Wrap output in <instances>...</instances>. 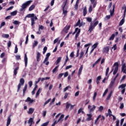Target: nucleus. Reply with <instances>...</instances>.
I'll return each instance as SVG.
<instances>
[{
    "label": "nucleus",
    "mask_w": 126,
    "mask_h": 126,
    "mask_svg": "<svg viewBox=\"0 0 126 126\" xmlns=\"http://www.w3.org/2000/svg\"><path fill=\"white\" fill-rule=\"evenodd\" d=\"M94 24L92 23V22L90 23V25L88 30V32H90V33H92L93 30L95 29V27H96V26L99 24V21L97 20V18L94 20Z\"/></svg>",
    "instance_id": "f257e3e1"
},
{
    "label": "nucleus",
    "mask_w": 126,
    "mask_h": 126,
    "mask_svg": "<svg viewBox=\"0 0 126 126\" xmlns=\"http://www.w3.org/2000/svg\"><path fill=\"white\" fill-rule=\"evenodd\" d=\"M26 17H28V18H31L32 26H34L35 21H36V20H38V18L36 16H35L34 13L29 14L26 16Z\"/></svg>",
    "instance_id": "f03ea898"
},
{
    "label": "nucleus",
    "mask_w": 126,
    "mask_h": 126,
    "mask_svg": "<svg viewBox=\"0 0 126 126\" xmlns=\"http://www.w3.org/2000/svg\"><path fill=\"white\" fill-rule=\"evenodd\" d=\"M68 3V0H65L63 2V13L65 16L67 14V9H68V7L66 6V4Z\"/></svg>",
    "instance_id": "7ed1b4c3"
},
{
    "label": "nucleus",
    "mask_w": 126,
    "mask_h": 126,
    "mask_svg": "<svg viewBox=\"0 0 126 126\" xmlns=\"http://www.w3.org/2000/svg\"><path fill=\"white\" fill-rule=\"evenodd\" d=\"M32 2V0H29L27 1L26 3H24L22 4V7L20 10V11H23L25 8H26L29 4H30Z\"/></svg>",
    "instance_id": "20e7f679"
},
{
    "label": "nucleus",
    "mask_w": 126,
    "mask_h": 126,
    "mask_svg": "<svg viewBox=\"0 0 126 126\" xmlns=\"http://www.w3.org/2000/svg\"><path fill=\"white\" fill-rule=\"evenodd\" d=\"M25 82V80L23 78H21L20 80V83L18 85L17 92H19L20 91V89L21 88V86L24 85V83Z\"/></svg>",
    "instance_id": "39448f33"
},
{
    "label": "nucleus",
    "mask_w": 126,
    "mask_h": 126,
    "mask_svg": "<svg viewBox=\"0 0 126 126\" xmlns=\"http://www.w3.org/2000/svg\"><path fill=\"white\" fill-rule=\"evenodd\" d=\"M113 66L115 67L114 70L113 71V75H116L117 74V72L119 70V63L116 62L114 63Z\"/></svg>",
    "instance_id": "423d86ee"
},
{
    "label": "nucleus",
    "mask_w": 126,
    "mask_h": 126,
    "mask_svg": "<svg viewBox=\"0 0 126 126\" xmlns=\"http://www.w3.org/2000/svg\"><path fill=\"white\" fill-rule=\"evenodd\" d=\"M64 118V115H62L60 118L59 119V120H58V121H55L53 124L51 126H55L56 125H57V124H58V123L60 122L62 123V122H63V119Z\"/></svg>",
    "instance_id": "0eeeda50"
},
{
    "label": "nucleus",
    "mask_w": 126,
    "mask_h": 126,
    "mask_svg": "<svg viewBox=\"0 0 126 126\" xmlns=\"http://www.w3.org/2000/svg\"><path fill=\"white\" fill-rule=\"evenodd\" d=\"M92 106L91 105H88V109H90L89 113L90 114H91V113H93V112H94L95 111V109H96V106L94 105H93V107L91 108Z\"/></svg>",
    "instance_id": "6e6552de"
},
{
    "label": "nucleus",
    "mask_w": 126,
    "mask_h": 126,
    "mask_svg": "<svg viewBox=\"0 0 126 126\" xmlns=\"http://www.w3.org/2000/svg\"><path fill=\"white\" fill-rule=\"evenodd\" d=\"M110 51V48H109V47L106 46L104 47L102 50V52L104 54H109V52Z\"/></svg>",
    "instance_id": "1a4fd4ad"
},
{
    "label": "nucleus",
    "mask_w": 126,
    "mask_h": 126,
    "mask_svg": "<svg viewBox=\"0 0 126 126\" xmlns=\"http://www.w3.org/2000/svg\"><path fill=\"white\" fill-rule=\"evenodd\" d=\"M126 63H124L122 66V72H123V73H125L126 74Z\"/></svg>",
    "instance_id": "9d476101"
},
{
    "label": "nucleus",
    "mask_w": 126,
    "mask_h": 126,
    "mask_svg": "<svg viewBox=\"0 0 126 126\" xmlns=\"http://www.w3.org/2000/svg\"><path fill=\"white\" fill-rule=\"evenodd\" d=\"M24 61H25V67H26L28 63V58L27 57V54H25Z\"/></svg>",
    "instance_id": "9b49d317"
},
{
    "label": "nucleus",
    "mask_w": 126,
    "mask_h": 126,
    "mask_svg": "<svg viewBox=\"0 0 126 126\" xmlns=\"http://www.w3.org/2000/svg\"><path fill=\"white\" fill-rule=\"evenodd\" d=\"M11 115H10L7 118V123H6V126H9V125H10V123L11 122Z\"/></svg>",
    "instance_id": "f8f14e48"
},
{
    "label": "nucleus",
    "mask_w": 126,
    "mask_h": 126,
    "mask_svg": "<svg viewBox=\"0 0 126 126\" xmlns=\"http://www.w3.org/2000/svg\"><path fill=\"white\" fill-rule=\"evenodd\" d=\"M90 1L92 4H93L94 8H95V7H96V5H97V1L96 0H90Z\"/></svg>",
    "instance_id": "ddd939ff"
},
{
    "label": "nucleus",
    "mask_w": 126,
    "mask_h": 126,
    "mask_svg": "<svg viewBox=\"0 0 126 126\" xmlns=\"http://www.w3.org/2000/svg\"><path fill=\"white\" fill-rule=\"evenodd\" d=\"M115 82H116V80H115V79H113L111 81V82L109 85L110 88H113V86H114V85L115 84Z\"/></svg>",
    "instance_id": "4468645a"
},
{
    "label": "nucleus",
    "mask_w": 126,
    "mask_h": 126,
    "mask_svg": "<svg viewBox=\"0 0 126 126\" xmlns=\"http://www.w3.org/2000/svg\"><path fill=\"white\" fill-rule=\"evenodd\" d=\"M27 87H28V86L27 85V84H26L25 85V87L23 90V96H25L26 93V90H27Z\"/></svg>",
    "instance_id": "2eb2a0df"
},
{
    "label": "nucleus",
    "mask_w": 126,
    "mask_h": 126,
    "mask_svg": "<svg viewBox=\"0 0 126 126\" xmlns=\"http://www.w3.org/2000/svg\"><path fill=\"white\" fill-rule=\"evenodd\" d=\"M87 116L88 117V118H87V121H88V122H89V121H92V114H87Z\"/></svg>",
    "instance_id": "dca6fc26"
},
{
    "label": "nucleus",
    "mask_w": 126,
    "mask_h": 126,
    "mask_svg": "<svg viewBox=\"0 0 126 126\" xmlns=\"http://www.w3.org/2000/svg\"><path fill=\"white\" fill-rule=\"evenodd\" d=\"M40 58H41V54L38 52L36 55V61L37 62H40L41 59H40Z\"/></svg>",
    "instance_id": "f3484780"
},
{
    "label": "nucleus",
    "mask_w": 126,
    "mask_h": 126,
    "mask_svg": "<svg viewBox=\"0 0 126 126\" xmlns=\"http://www.w3.org/2000/svg\"><path fill=\"white\" fill-rule=\"evenodd\" d=\"M115 7H116V5H113V9H112V10H111L110 11L111 16H113V15H114V13L115 12Z\"/></svg>",
    "instance_id": "a211bd4d"
},
{
    "label": "nucleus",
    "mask_w": 126,
    "mask_h": 126,
    "mask_svg": "<svg viewBox=\"0 0 126 126\" xmlns=\"http://www.w3.org/2000/svg\"><path fill=\"white\" fill-rule=\"evenodd\" d=\"M35 110V109L34 108H30L29 109V111L28 112V113L29 115H31L33 113H34V111Z\"/></svg>",
    "instance_id": "6ab92c4d"
},
{
    "label": "nucleus",
    "mask_w": 126,
    "mask_h": 126,
    "mask_svg": "<svg viewBox=\"0 0 126 126\" xmlns=\"http://www.w3.org/2000/svg\"><path fill=\"white\" fill-rule=\"evenodd\" d=\"M25 102H30V103L31 104L32 103H33V102H34V100L33 99H32L31 98L28 97L27 99L25 100Z\"/></svg>",
    "instance_id": "aec40b11"
},
{
    "label": "nucleus",
    "mask_w": 126,
    "mask_h": 126,
    "mask_svg": "<svg viewBox=\"0 0 126 126\" xmlns=\"http://www.w3.org/2000/svg\"><path fill=\"white\" fill-rule=\"evenodd\" d=\"M69 29H70V25L65 27V28L63 29V31L64 32H65V33H67V31H68Z\"/></svg>",
    "instance_id": "412c9836"
},
{
    "label": "nucleus",
    "mask_w": 126,
    "mask_h": 126,
    "mask_svg": "<svg viewBox=\"0 0 126 126\" xmlns=\"http://www.w3.org/2000/svg\"><path fill=\"white\" fill-rule=\"evenodd\" d=\"M101 79H102V77L101 76V75L98 76L97 77L96 80V83L97 84V85L99 84V83H100V80H101Z\"/></svg>",
    "instance_id": "4be33fe9"
},
{
    "label": "nucleus",
    "mask_w": 126,
    "mask_h": 126,
    "mask_svg": "<svg viewBox=\"0 0 126 126\" xmlns=\"http://www.w3.org/2000/svg\"><path fill=\"white\" fill-rule=\"evenodd\" d=\"M112 94H113V91H111L110 93L108 95L106 98V100L107 101H109V100H110V99L111 98V97H112Z\"/></svg>",
    "instance_id": "5701e85b"
},
{
    "label": "nucleus",
    "mask_w": 126,
    "mask_h": 126,
    "mask_svg": "<svg viewBox=\"0 0 126 126\" xmlns=\"http://www.w3.org/2000/svg\"><path fill=\"white\" fill-rule=\"evenodd\" d=\"M82 69H83V66L81 65L78 70V76H79L82 72Z\"/></svg>",
    "instance_id": "b1692460"
},
{
    "label": "nucleus",
    "mask_w": 126,
    "mask_h": 126,
    "mask_svg": "<svg viewBox=\"0 0 126 126\" xmlns=\"http://www.w3.org/2000/svg\"><path fill=\"white\" fill-rule=\"evenodd\" d=\"M87 14V8L85 6L83 9V16H85Z\"/></svg>",
    "instance_id": "393cba45"
},
{
    "label": "nucleus",
    "mask_w": 126,
    "mask_h": 126,
    "mask_svg": "<svg viewBox=\"0 0 126 126\" xmlns=\"http://www.w3.org/2000/svg\"><path fill=\"white\" fill-rule=\"evenodd\" d=\"M17 10H15L12 12L10 13V15H11V16H15V15H16V14H17Z\"/></svg>",
    "instance_id": "a878e982"
},
{
    "label": "nucleus",
    "mask_w": 126,
    "mask_h": 126,
    "mask_svg": "<svg viewBox=\"0 0 126 126\" xmlns=\"http://www.w3.org/2000/svg\"><path fill=\"white\" fill-rule=\"evenodd\" d=\"M34 8H35V5L32 4L29 7V11H32Z\"/></svg>",
    "instance_id": "bb28decb"
},
{
    "label": "nucleus",
    "mask_w": 126,
    "mask_h": 126,
    "mask_svg": "<svg viewBox=\"0 0 126 126\" xmlns=\"http://www.w3.org/2000/svg\"><path fill=\"white\" fill-rule=\"evenodd\" d=\"M62 61V57H59L57 59L56 61V64L58 65L60 63H61V61Z\"/></svg>",
    "instance_id": "cd10ccee"
},
{
    "label": "nucleus",
    "mask_w": 126,
    "mask_h": 126,
    "mask_svg": "<svg viewBox=\"0 0 126 126\" xmlns=\"http://www.w3.org/2000/svg\"><path fill=\"white\" fill-rule=\"evenodd\" d=\"M125 23V18H123L120 22L119 26H122Z\"/></svg>",
    "instance_id": "c85d7f7f"
},
{
    "label": "nucleus",
    "mask_w": 126,
    "mask_h": 126,
    "mask_svg": "<svg viewBox=\"0 0 126 126\" xmlns=\"http://www.w3.org/2000/svg\"><path fill=\"white\" fill-rule=\"evenodd\" d=\"M126 84H123L119 86V89H120V88H122L123 89H124V88H126Z\"/></svg>",
    "instance_id": "c756f323"
},
{
    "label": "nucleus",
    "mask_w": 126,
    "mask_h": 126,
    "mask_svg": "<svg viewBox=\"0 0 126 126\" xmlns=\"http://www.w3.org/2000/svg\"><path fill=\"white\" fill-rule=\"evenodd\" d=\"M68 89H71V87H70V86L66 87L63 90V92H65L67 90H68Z\"/></svg>",
    "instance_id": "7c9ffc66"
},
{
    "label": "nucleus",
    "mask_w": 126,
    "mask_h": 126,
    "mask_svg": "<svg viewBox=\"0 0 126 126\" xmlns=\"http://www.w3.org/2000/svg\"><path fill=\"white\" fill-rule=\"evenodd\" d=\"M28 124H30V125L32 124V125L33 124V118H30V119L29 120V121H28Z\"/></svg>",
    "instance_id": "2f4dec72"
},
{
    "label": "nucleus",
    "mask_w": 126,
    "mask_h": 126,
    "mask_svg": "<svg viewBox=\"0 0 126 126\" xmlns=\"http://www.w3.org/2000/svg\"><path fill=\"white\" fill-rule=\"evenodd\" d=\"M97 47H98V42H96L95 44H94L92 46L93 49H94V50H95V49H96L97 48Z\"/></svg>",
    "instance_id": "473e14b6"
},
{
    "label": "nucleus",
    "mask_w": 126,
    "mask_h": 126,
    "mask_svg": "<svg viewBox=\"0 0 126 126\" xmlns=\"http://www.w3.org/2000/svg\"><path fill=\"white\" fill-rule=\"evenodd\" d=\"M17 70H18V67H16L14 70V75H17Z\"/></svg>",
    "instance_id": "72a5a7b5"
},
{
    "label": "nucleus",
    "mask_w": 126,
    "mask_h": 126,
    "mask_svg": "<svg viewBox=\"0 0 126 126\" xmlns=\"http://www.w3.org/2000/svg\"><path fill=\"white\" fill-rule=\"evenodd\" d=\"M108 114H109V117H111L113 115L112 114V111L110 109H109L108 110Z\"/></svg>",
    "instance_id": "f704fd0d"
},
{
    "label": "nucleus",
    "mask_w": 126,
    "mask_h": 126,
    "mask_svg": "<svg viewBox=\"0 0 126 126\" xmlns=\"http://www.w3.org/2000/svg\"><path fill=\"white\" fill-rule=\"evenodd\" d=\"M108 91H109V90L108 89H106L103 94V95H102L103 97H104V96H106V95H107V93H108Z\"/></svg>",
    "instance_id": "c9c22d12"
},
{
    "label": "nucleus",
    "mask_w": 126,
    "mask_h": 126,
    "mask_svg": "<svg viewBox=\"0 0 126 126\" xmlns=\"http://www.w3.org/2000/svg\"><path fill=\"white\" fill-rule=\"evenodd\" d=\"M80 19L78 20V21H77V23L74 25L75 27H76L77 26H79L80 25Z\"/></svg>",
    "instance_id": "e433bc0d"
},
{
    "label": "nucleus",
    "mask_w": 126,
    "mask_h": 126,
    "mask_svg": "<svg viewBox=\"0 0 126 126\" xmlns=\"http://www.w3.org/2000/svg\"><path fill=\"white\" fill-rule=\"evenodd\" d=\"M47 50H48V47H47V46H45L43 48V55H44V54H46V52H47Z\"/></svg>",
    "instance_id": "4c0bfd02"
},
{
    "label": "nucleus",
    "mask_w": 126,
    "mask_h": 126,
    "mask_svg": "<svg viewBox=\"0 0 126 126\" xmlns=\"http://www.w3.org/2000/svg\"><path fill=\"white\" fill-rule=\"evenodd\" d=\"M114 38H115V34H113L111 35V36L109 38V41H111L112 40H114Z\"/></svg>",
    "instance_id": "58836bf2"
},
{
    "label": "nucleus",
    "mask_w": 126,
    "mask_h": 126,
    "mask_svg": "<svg viewBox=\"0 0 126 126\" xmlns=\"http://www.w3.org/2000/svg\"><path fill=\"white\" fill-rule=\"evenodd\" d=\"M59 65L56 66L53 69V70H52L53 73H55V71H57V70L58 68H59Z\"/></svg>",
    "instance_id": "ea45409f"
},
{
    "label": "nucleus",
    "mask_w": 126,
    "mask_h": 126,
    "mask_svg": "<svg viewBox=\"0 0 126 126\" xmlns=\"http://www.w3.org/2000/svg\"><path fill=\"white\" fill-rule=\"evenodd\" d=\"M83 56H84V52L81 51L80 54L79 59H81L82 58H83Z\"/></svg>",
    "instance_id": "a19ab883"
},
{
    "label": "nucleus",
    "mask_w": 126,
    "mask_h": 126,
    "mask_svg": "<svg viewBox=\"0 0 126 126\" xmlns=\"http://www.w3.org/2000/svg\"><path fill=\"white\" fill-rule=\"evenodd\" d=\"M51 98H49L48 100L45 101L44 104V107H45L46 105H47V104H48V103H50V101H51Z\"/></svg>",
    "instance_id": "79ce46f5"
},
{
    "label": "nucleus",
    "mask_w": 126,
    "mask_h": 126,
    "mask_svg": "<svg viewBox=\"0 0 126 126\" xmlns=\"http://www.w3.org/2000/svg\"><path fill=\"white\" fill-rule=\"evenodd\" d=\"M109 70H110V68H109V67H108L106 69V73H105L106 76H108V74L109 73Z\"/></svg>",
    "instance_id": "37998d69"
},
{
    "label": "nucleus",
    "mask_w": 126,
    "mask_h": 126,
    "mask_svg": "<svg viewBox=\"0 0 126 126\" xmlns=\"http://www.w3.org/2000/svg\"><path fill=\"white\" fill-rule=\"evenodd\" d=\"M20 57V55H16L15 56L16 61H19V60H21V58Z\"/></svg>",
    "instance_id": "c03bdc74"
},
{
    "label": "nucleus",
    "mask_w": 126,
    "mask_h": 126,
    "mask_svg": "<svg viewBox=\"0 0 126 126\" xmlns=\"http://www.w3.org/2000/svg\"><path fill=\"white\" fill-rule=\"evenodd\" d=\"M49 123H50V122H49V121L45 122V123L42 124L41 126H48V125H49Z\"/></svg>",
    "instance_id": "a18cd8bd"
},
{
    "label": "nucleus",
    "mask_w": 126,
    "mask_h": 126,
    "mask_svg": "<svg viewBox=\"0 0 126 126\" xmlns=\"http://www.w3.org/2000/svg\"><path fill=\"white\" fill-rule=\"evenodd\" d=\"M81 26H85V23L83 21H82V22L80 23L79 27H81Z\"/></svg>",
    "instance_id": "49530a36"
},
{
    "label": "nucleus",
    "mask_w": 126,
    "mask_h": 126,
    "mask_svg": "<svg viewBox=\"0 0 126 126\" xmlns=\"http://www.w3.org/2000/svg\"><path fill=\"white\" fill-rule=\"evenodd\" d=\"M71 104L68 103V102H66V109H69V107H70Z\"/></svg>",
    "instance_id": "de8ad7c7"
},
{
    "label": "nucleus",
    "mask_w": 126,
    "mask_h": 126,
    "mask_svg": "<svg viewBox=\"0 0 126 126\" xmlns=\"http://www.w3.org/2000/svg\"><path fill=\"white\" fill-rule=\"evenodd\" d=\"M4 25H5V22H2L0 24V29H1L3 26H4Z\"/></svg>",
    "instance_id": "09e8293b"
},
{
    "label": "nucleus",
    "mask_w": 126,
    "mask_h": 126,
    "mask_svg": "<svg viewBox=\"0 0 126 126\" xmlns=\"http://www.w3.org/2000/svg\"><path fill=\"white\" fill-rule=\"evenodd\" d=\"M28 84L29 85V87L31 88V87H32V85H33V82H32V81H30L28 82Z\"/></svg>",
    "instance_id": "8fccbe9b"
},
{
    "label": "nucleus",
    "mask_w": 126,
    "mask_h": 126,
    "mask_svg": "<svg viewBox=\"0 0 126 126\" xmlns=\"http://www.w3.org/2000/svg\"><path fill=\"white\" fill-rule=\"evenodd\" d=\"M18 52V48H17V45H16L15 47L14 53L17 54Z\"/></svg>",
    "instance_id": "3c124183"
},
{
    "label": "nucleus",
    "mask_w": 126,
    "mask_h": 126,
    "mask_svg": "<svg viewBox=\"0 0 126 126\" xmlns=\"http://www.w3.org/2000/svg\"><path fill=\"white\" fill-rule=\"evenodd\" d=\"M104 110V107L102 106H100L98 108V111L99 112H102Z\"/></svg>",
    "instance_id": "603ef678"
},
{
    "label": "nucleus",
    "mask_w": 126,
    "mask_h": 126,
    "mask_svg": "<svg viewBox=\"0 0 126 126\" xmlns=\"http://www.w3.org/2000/svg\"><path fill=\"white\" fill-rule=\"evenodd\" d=\"M102 59L101 57H100L94 63L96 65L101 61V59Z\"/></svg>",
    "instance_id": "864d4df0"
},
{
    "label": "nucleus",
    "mask_w": 126,
    "mask_h": 126,
    "mask_svg": "<svg viewBox=\"0 0 126 126\" xmlns=\"http://www.w3.org/2000/svg\"><path fill=\"white\" fill-rule=\"evenodd\" d=\"M41 90V89H39L38 90V91H37L36 93V97H37V96H39V95H40V91Z\"/></svg>",
    "instance_id": "5fc2aeb1"
},
{
    "label": "nucleus",
    "mask_w": 126,
    "mask_h": 126,
    "mask_svg": "<svg viewBox=\"0 0 126 126\" xmlns=\"http://www.w3.org/2000/svg\"><path fill=\"white\" fill-rule=\"evenodd\" d=\"M87 20L88 21V22H92V18H91V17H88L87 18Z\"/></svg>",
    "instance_id": "6e6d98bb"
},
{
    "label": "nucleus",
    "mask_w": 126,
    "mask_h": 126,
    "mask_svg": "<svg viewBox=\"0 0 126 126\" xmlns=\"http://www.w3.org/2000/svg\"><path fill=\"white\" fill-rule=\"evenodd\" d=\"M38 45V41H34V43L32 45V48H35L36 46Z\"/></svg>",
    "instance_id": "4d7b16f0"
},
{
    "label": "nucleus",
    "mask_w": 126,
    "mask_h": 126,
    "mask_svg": "<svg viewBox=\"0 0 126 126\" xmlns=\"http://www.w3.org/2000/svg\"><path fill=\"white\" fill-rule=\"evenodd\" d=\"M96 96H97V92H94V94L93 96V100H95L96 99Z\"/></svg>",
    "instance_id": "13d9d810"
},
{
    "label": "nucleus",
    "mask_w": 126,
    "mask_h": 126,
    "mask_svg": "<svg viewBox=\"0 0 126 126\" xmlns=\"http://www.w3.org/2000/svg\"><path fill=\"white\" fill-rule=\"evenodd\" d=\"M20 23V22H19L18 21H15L13 22V24H14L15 25H18V24H19Z\"/></svg>",
    "instance_id": "bf43d9fd"
},
{
    "label": "nucleus",
    "mask_w": 126,
    "mask_h": 126,
    "mask_svg": "<svg viewBox=\"0 0 126 126\" xmlns=\"http://www.w3.org/2000/svg\"><path fill=\"white\" fill-rule=\"evenodd\" d=\"M116 126H120V120H117L116 121Z\"/></svg>",
    "instance_id": "052dcab7"
},
{
    "label": "nucleus",
    "mask_w": 126,
    "mask_h": 126,
    "mask_svg": "<svg viewBox=\"0 0 126 126\" xmlns=\"http://www.w3.org/2000/svg\"><path fill=\"white\" fill-rule=\"evenodd\" d=\"M44 30V26L42 25H39L38 30Z\"/></svg>",
    "instance_id": "680f3d73"
},
{
    "label": "nucleus",
    "mask_w": 126,
    "mask_h": 126,
    "mask_svg": "<svg viewBox=\"0 0 126 126\" xmlns=\"http://www.w3.org/2000/svg\"><path fill=\"white\" fill-rule=\"evenodd\" d=\"M48 61H49V58L48 57H46L44 61L42 63H45L46 62H48Z\"/></svg>",
    "instance_id": "e2e57ef3"
},
{
    "label": "nucleus",
    "mask_w": 126,
    "mask_h": 126,
    "mask_svg": "<svg viewBox=\"0 0 126 126\" xmlns=\"http://www.w3.org/2000/svg\"><path fill=\"white\" fill-rule=\"evenodd\" d=\"M92 10H93V8L92 6H90L89 8V12H92Z\"/></svg>",
    "instance_id": "0e129e2a"
},
{
    "label": "nucleus",
    "mask_w": 126,
    "mask_h": 126,
    "mask_svg": "<svg viewBox=\"0 0 126 126\" xmlns=\"http://www.w3.org/2000/svg\"><path fill=\"white\" fill-rule=\"evenodd\" d=\"M124 121H125V119H122L121 120L120 126H123V124H124Z\"/></svg>",
    "instance_id": "69168bd1"
},
{
    "label": "nucleus",
    "mask_w": 126,
    "mask_h": 126,
    "mask_svg": "<svg viewBox=\"0 0 126 126\" xmlns=\"http://www.w3.org/2000/svg\"><path fill=\"white\" fill-rule=\"evenodd\" d=\"M68 94H69V93H65L64 96V99H66V98H67V96H68Z\"/></svg>",
    "instance_id": "338daca9"
},
{
    "label": "nucleus",
    "mask_w": 126,
    "mask_h": 126,
    "mask_svg": "<svg viewBox=\"0 0 126 126\" xmlns=\"http://www.w3.org/2000/svg\"><path fill=\"white\" fill-rule=\"evenodd\" d=\"M83 110V108L81 107L80 109H79L78 111V114H80L81 112Z\"/></svg>",
    "instance_id": "774afa93"
}]
</instances>
